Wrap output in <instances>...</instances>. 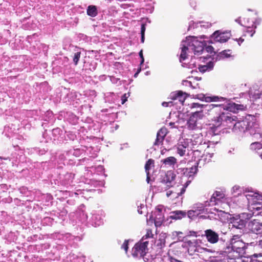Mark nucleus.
Returning a JSON list of instances; mask_svg holds the SVG:
<instances>
[{
  "label": "nucleus",
  "instance_id": "nucleus-1",
  "mask_svg": "<svg viewBox=\"0 0 262 262\" xmlns=\"http://www.w3.org/2000/svg\"><path fill=\"white\" fill-rule=\"evenodd\" d=\"M99 132V126L94 123L92 118L88 117L83 122V136H85L84 132L90 135L86 138L83 137V153L89 157L83 158V163L86 164L83 174V198L87 200L101 192L99 187L104 185V181L101 177H106L103 166H96L92 163L98 152L96 143L99 138L95 135Z\"/></svg>",
  "mask_w": 262,
  "mask_h": 262
},
{
  "label": "nucleus",
  "instance_id": "nucleus-2",
  "mask_svg": "<svg viewBox=\"0 0 262 262\" xmlns=\"http://www.w3.org/2000/svg\"><path fill=\"white\" fill-rule=\"evenodd\" d=\"M230 37V34L227 32H221L220 30L215 31L211 36V38L208 41L200 40L194 36H189L186 38V40L182 41L181 44V52L179 60L181 62L186 60L189 53H193L195 55L199 56L204 52L208 53L215 52L214 48L211 46H207L209 43L215 42L224 43L228 40Z\"/></svg>",
  "mask_w": 262,
  "mask_h": 262
},
{
  "label": "nucleus",
  "instance_id": "nucleus-3",
  "mask_svg": "<svg viewBox=\"0 0 262 262\" xmlns=\"http://www.w3.org/2000/svg\"><path fill=\"white\" fill-rule=\"evenodd\" d=\"M229 114L231 115L230 113ZM235 119L231 123H228L229 127L233 126V130L236 133H248L254 140H258L262 138V133L259 124L256 122L254 115H247L243 120L236 121L237 118L232 116Z\"/></svg>",
  "mask_w": 262,
  "mask_h": 262
},
{
  "label": "nucleus",
  "instance_id": "nucleus-4",
  "mask_svg": "<svg viewBox=\"0 0 262 262\" xmlns=\"http://www.w3.org/2000/svg\"><path fill=\"white\" fill-rule=\"evenodd\" d=\"M226 101H217V102H223L222 104H200L198 103H192L190 104V108L193 110L195 108H200L203 110V112L205 114L206 112H210L211 114L213 113H218L219 116L222 113H229V112H224V111L237 113L238 111L244 110L245 106L243 104H236L230 99L225 98Z\"/></svg>",
  "mask_w": 262,
  "mask_h": 262
},
{
  "label": "nucleus",
  "instance_id": "nucleus-5",
  "mask_svg": "<svg viewBox=\"0 0 262 262\" xmlns=\"http://www.w3.org/2000/svg\"><path fill=\"white\" fill-rule=\"evenodd\" d=\"M234 119L235 118L231 117L229 113H222L219 116H216L215 119V124H209L207 128L206 136L208 138H210L207 143L208 148L213 147L220 141L221 125H228V123H231Z\"/></svg>",
  "mask_w": 262,
  "mask_h": 262
},
{
  "label": "nucleus",
  "instance_id": "nucleus-6",
  "mask_svg": "<svg viewBox=\"0 0 262 262\" xmlns=\"http://www.w3.org/2000/svg\"><path fill=\"white\" fill-rule=\"evenodd\" d=\"M254 245V242L246 243L239 235H234L231 238H229V243L225 246L223 253L229 254L228 257H234L233 258L234 259L243 258V256L249 254L250 247Z\"/></svg>",
  "mask_w": 262,
  "mask_h": 262
},
{
  "label": "nucleus",
  "instance_id": "nucleus-7",
  "mask_svg": "<svg viewBox=\"0 0 262 262\" xmlns=\"http://www.w3.org/2000/svg\"><path fill=\"white\" fill-rule=\"evenodd\" d=\"M204 236L210 244H216L217 250L223 253L225 246L229 243V237L226 232L215 231L212 229H207L204 231Z\"/></svg>",
  "mask_w": 262,
  "mask_h": 262
},
{
  "label": "nucleus",
  "instance_id": "nucleus-8",
  "mask_svg": "<svg viewBox=\"0 0 262 262\" xmlns=\"http://www.w3.org/2000/svg\"><path fill=\"white\" fill-rule=\"evenodd\" d=\"M105 213L102 210L93 211L89 215L88 213L84 215L83 213V221L84 220L85 226L88 227H97L102 225Z\"/></svg>",
  "mask_w": 262,
  "mask_h": 262
},
{
  "label": "nucleus",
  "instance_id": "nucleus-9",
  "mask_svg": "<svg viewBox=\"0 0 262 262\" xmlns=\"http://www.w3.org/2000/svg\"><path fill=\"white\" fill-rule=\"evenodd\" d=\"M244 202H247L250 205L249 208L253 215L262 216V202L258 201L256 196L241 194L239 196Z\"/></svg>",
  "mask_w": 262,
  "mask_h": 262
},
{
  "label": "nucleus",
  "instance_id": "nucleus-10",
  "mask_svg": "<svg viewBox=\"0 0 262 262\" xmlns=\"http://www.w3.org/2000/svg\"><path fill=\"white\" fill-rule=\"evenodd\" d=\"M198 162H195L194 165L190 168H179L177 170L178 174H182V181L184 180L188 181V183H190L194 178V176L198 172Z\"/></svg>",
  "mask_w": 262,
  "mask_h": 262
},
{
  "label": "nucleus",
  "instance_id": "nucleus-11",
  "mask_svg": "<svg viewBox=\"0 0 262 262\" xmlns=\"http://www.w3.org/2000/svg\"><path fill=\"white\" fill-rule=\"evenodd\" d=\"M148 249L147 247V243L135 244L132 249V256L134 258H142L144 261L149 260V255H147Z\"/></svg>",
  "mask_w": 262,
  "mask_h": 262
},
{
  "label": "nucleus",
  "instance_id": "nucleus-12",
  "mask_svg": "<svg viewBox=\"0 0 262 262\" xmlns=\"http://www.w3.org/2000/svg\"><path fill=\"white\" fill-rule=\"evenodd\" d=\"M247 221L246 220L242 219L239 215H236L230 217L229 220V228L233 230L237 229L239 230V232L242 233L245 228Z\"/></svg>",
  "mask_w": 262,
  "mask_h": 262
},
{
  "label": "nucleus",
  "instance_id": "nucleus-13",
  "mask_svg": "<svg viewBox=\"0 0 262 262\" xmlns=\"http://www.w3.org/2000/svg\"><path fill=\"white\" fill-rule=\"evenodd\" d=\"M149 220L154 221L156 227H160L164 221V215L162 212V209L158 207L154 212H152L150 215Z\"/></svg>",
  "mask_w": 262,
  "mask_h": 262
},
{
  "label": "nucleus",
  "instance_id": "nucleus-14",
  "mask_svg": "<svg viewBox=\"0 0 262 262\" xmlns=\"http://www.w3.org/2000/svg\"><path fill=\"white\" fill-rule=\"evenodd\" d=\"M187 94L186 93H183L181 91H178L176 92H171L169 95L170 98L173 100L174 103L176 102H178L180 105H179V108H180L181 106L183 105V103L186 98ZM178 107V105L177 106Z\"/></svg>",
  "mask_w": 262,
  "mask_h": 262
},
{
  "label": "nucleus",
  "instance_id": "nucleus-15",
  "mask_svg": "<svg viewBox=\"0 0 262 262\" xmlns=\"http://www.w3.org/2000/svg\"><path fill=\"white\" fill-rule=\"evenodd\" d=\"M176 174L172 170L167 171L164 176L161 179L160 182L164 185L165 190L172 186V182L174 180Z\"/></svg>",
  "mask_w": 262,
  "mask_h": 262
},
{
  "label": "nucleus",
  "instance_id": "nucleus-16",
  "mask_svg": "<svg viewBox=\"0 0 262 262\" xmlns=\"http://www.w3.org/2000/svg\"><path fill=\"white\" fill-rule=\"evenodd\" d=\"M248 227L249 230L253 233L256 234H262V223L256 220L249 222Z\"/></svg>",
  "mask_w": 262,
  "mask_h": 262
},
{
  "label": "nucleus",
  "instance_id": "nucleus-17",
  "mask_svg": "<svg viewBox=\"0 0 262 262\" xmlns=\"http://www.w3.org/2000/svg\"><path fill=\"white\" fill-rule=\"evenodd\" d=\"M196 98L201 101H205L206 102H211V101H226L225 97L218 96H207L203 94L198 95Z\"/></svg>",
  "mask_w": 262,
  "mask_h": 262
},
{
  "label": "nucleus",
  "instance_id": "nucleus-18",
  "mask_svg": "<svg viewBox=\"0 0 262 262\" xmlns=\"http://www.w3.org/2000/svg\"><path fill=\"white\" fill-rule=\"evenodd\" d=\"M188 147V142L185 140L180 141L177 146V152L180 156L185 154L186 149Z\"/></svg>",
  "mask_w": 262,
  "mask_h": 262
},
{
  "label": "nucleus",
  "instance_id": "nucleus-19",
  "mask_svg": "<svg viewBox=\"0 0 262 262\" xmlns=\"http://www.w3.org/2000/svg\"><path fill=\"white\" fill-rule=\"evenodd\" d=\"M188 253L190 255H198L200 253V246L195 244L194 243L191 241H189L188 242Z\"/></svg>",
  "mask_w": 262,
  "mask_h": 262
},
{
  "label": "nucleus",
  "instance_id": "nucleus-20",
  "mask_svg": "<svg viewBox=\"0 0 262 262\" xmlns=\"http://www.w3.org/2000/svg\"><path fill=\"white\" fill-rule=\"evenodd\" d=\"M191 110L192 112L190 113V116H193L194 119L196 120L197 122H199V121L205 118V116L204 113L202 111V109L195 108Z\"/></svg>",
  "mask_w": 262,
  "mask_h": 262
},
{
  "label": "nucleus",
  "instance_id": "nucleus-21",
  "mask_svg": "<svg viewBox=\"0 0 262 262\" xmlns=\"http://www.w3.org/2000/svg\"><path fill=\"white\" fill-rule=\"evenodd\" d=\"M187 125L188 128L191 130H195L201 127V123L197 122L196 120L194 119L193 116L191 117L190 116L187 121Z\"/></svg>",
  "mask_w": 262,
  "mask_h": 262
},
{
  "label": "nucleus",
  "instance_id": "nucleus-22",
  "mask_svg": "<svg viewBox=\"0 0 262 262\" xmlns=\"http://www.w3.org/2000/svg\"><path fill=\"white\" fill-rule=\"evenodd\" d=\"M191 142L193 146L202 145L205 144V141L204 142L203 135L201 134L193 135L191 139Z\"/></svg>",
  "mask_w": 262,
  "mask_h": 262
},
{
  "label": "nucleus",
  "instance_id": "nucleus-23",
  "mask_svg": "<svg viewBox=\"0 0 262 262\" xmlns=\"http://www.w3.org/2000/svg\"><path fill=\"white\" fill-rule=\"evenodd\" d=\"M163 165L165 167L173 166L177 163V159L174 157H169L161 161Z\"/></svg>",
  "mask_w": 262,
  "mask_h": 262
},
{
  "label": "nucleus",
  "instance_id": "nucleus-24",
  "mask_svg": "<svg viewBox=\"0 0 262 262\" xmlns=\"http://www.w3.org/2000/svg\"><path fill=\"white\" fill-rule=\"evenodd\" d=\"M186 216V212L184 211L177 210L170 213V218L172 220H180Z\"/></svg>",
  "mask_w": 262,
  "mask_h": 262
},
{
  "label": "nucleus",
  "instance_id": "nucleus-25",
  "mask_svg": "<svg viewBox=\"0 0 262 262\" xmlns=\"http://www.w3.org/2000/svg\"><path fill=\"white\" fill-rule=\"evenodd\" d=\"M249 96L250 98H252L253 101L260 98L262 100V88L254 91L250 90L249 91Z\"/></svg>",
  "mask_w": 262,
  "mask_h": 262
},
{
  "label": "nucleus",
  "instance_id": "nucleus-26",
  "mask_svg": "<svg viewBox=\"0 0 262 262\" xmlns=\"http://www.w3.org/2000/svg\"><path fill=\"white\" fill-rule=\"evenodd\" d=\"M207 206H206L205 203L204 204L198 203L193 206V209L196 211V213L199 215L201 213L209 212L208 209L206 208Z\"/></svg>",
  "mask_w": 262,
  "mask_h": 262
},
{
  "label": "nucleus",
  "instance_id": "nucleus-27",
  "mask_svg": "<svg viewBox=\"0 0 262 262\" xmlns=\"http://www.w3.org/2000/svg\"><path fill=\"white\" fill-rule=\"evenodd\" d=\"M214 62L212 61H209L207 62L205 65H199V71L202 73H205L207 71H211L214 67Z\"/></svg>",
  "mask_w": 262,
  "mask_h": 262
},
{
  "label": "nucleus",
  "instance_id": "nucleus-28",
  "mask_svg": "<svg viewBox=\"0 0 262 262\" xmlns=\"http://www.w3.org/2000/svg\"><path fill=\"white\" fill-rule=\"evenodd\" d=\"M231 50H225L217 54L216 57V60H220L225 58H229L231 56Z\"/></svg>",
  "mask_w": 262,
  "mask_h": 262
},
{
  "label": "nucleus",
  "instance_id": "nucleus-29",
  "mask_svg": "<svg viewBox=\"0 0 262 262\" xmlns=\"http://www.w3.org/2000/svg\"><path fill=\"white\" fill-rule=\"evenodd\" d=\"M86 13L88 15L92 17L96 16L98 14V10L97 7L95 5L89 6L86 10Z\"/></svg>",
  "mask_w": 262,
  "mask_h": 262
},
{
  "label": "nucleus",
  "instance_id": "nucleus-30",
  "mask_svg": "<svg viewBox=\"0 0 262 262\" xmlns=\"http://www.w3.org/2000/svg\"><path fill=\"white\" fill-rule=\"evenodd\" d=\"M152 237V231L151 230L148 229L147 230L146 233L145 235H144L138 243H137L136 244H143L147 243V247L148 245V241H146L147 239L149 238H151Z\"/></svg>",
  "mask_w": 262,
  "mask_h": 262
},
{
  "label": "nucleus",
  "instance_id": "nucleus-31",
  "mask_svg": "<svg viewBox=\"0 0 262 262\" xmlns=\"http://www.w3.org/2000/svg\"><path fill=\"white\" fill-rule=\"evenodd\" d=\"M200 253H204L206 252L210 253H214L215 252H219L217 250V247L213 249H209L207 248L202 247L200 246Z\"/></svg>",
  "mask_w": 262,
  "mask_h": 262
},
{
  "label": "nucleus",
  "instance_id": "nucleus-32",
  "mask_svg": "<svg viewBox=\"0 0 262 262\" xmlns=\"http://www.w3.org/2000/svg\"><path fill=\"white\" fill-rule=\"evenodd\" d=\"M262 133V132H261ZM261 139V138H260ZM262 148V137L260 142L255 141L250 145V149L252 150L260 149Z\"/></svg>",
  "mask_w": 262,
  "mask_h": 262
},
{
  "label": "nucleus",
  "instance_id": "nucleus-33",
  "mask_svg": "<svg viewBox=\"0 0 262 262\" xmlns=\"http://www.w3.org/2000/svg\"><path fill=\"white\" fill-rule=\"evenodd\" d=\"M243 257L244 258L243 259H242V258H237L239 261H235V262H251L250 260L254 258V254L246 255L245 256H243Z\"/></svg>",
  "mask_w": 262,
  "mask_h": 262
},
{
  "label": "nucleus",
  "instance_id": "nucleus-34",
  "mask_svg": "<svg viewBox=\"0 0 262 262\" xmlns=\"http://www.w3.org/2000/svg\"><path fill=\"white\" fill-rule=\"evenodd\" d=\"M220 202L218 200L216 199L213 194L211 196L209 202L206 201L205 202L206 206H211V205H217Z\"/></svg>",
  "mask_w": 262,
  "mask_h": 262
},
{
  "label": "nucleus",
  "instance_id": "nucleus-35",
  "mask_svg": "<svg viewBox=\"0 0 262 262\" xmlns=\"http://www.w3.org/2000/svg\"><path fill=\"white\" fill-rule=\"evenodd\" d=\"M154 160L150 159L147 161L146 164L145 165V169L146 173H148L149 170L151 168V166H154Z\"/></svg>",
  "mask_w": 262,
  "mask_h": 262
},
{
  "label": "nucleus",
  "instance_id": "nucleus-36",
  "mask_svg": "<svg viewBox=\"0 0 262 262\" xmlns=\"http://www.w3.org/2000/svg\"><path fill=\"white\" fill-rule=\"evenodd\" d=\"M251 262H262V253H254V258L250 260Z\"/></svg>",
  "mask_w": 262,
  "mask_h": 262
},
{
  "label": "nucleus",
  "instance_id": "nucleus-37",
  "mask_svg": "<svg viewBox=\"0 0 262 262\" xmlns=\"http://www.w3.org/2000/svg\"><path fill=\"white\" fill-rule=\"evenodd\" d=\"M213 195L220 202L222 199L225 197V194L221 191H216L213 193Z\"/></svg>",
  "mask_w": 262,
  "mask_h": 262
},
{
  "label": "nucleus",
  "instance_id": "nucleus-38",
  "mask_svg": "<svg viewBox=\"0 0 262 262\" xmlns=\"http://www.w3.org/2000/svg\"><path fill=\"white\" fill-rule=\"evenodd\" d=\"M164 139L165 137L163 136H158V135H157L156 140L154 143V146H159V145L162 144Z\"/></svg>",
  "mask_w": 262,
  "mask_h": 262
},
{
  "label": "nucleus",
  "instance_id": "nucleus-39",
  "mask_svg": "<svg viewBox=\"0 0 262 262\" xmlns=\"http://www.w3.org/2000/svg\"><path fill=\"white\" fill-rule=\"evenodd\" d=\"M198 214L196 213V211H195L193 209L190 210L187 212V216L189 219H194L198 216Z\"/></svg>",
  "mask_w": 262,
  "mask_h": 262
},
{
  "label": "nucleus",
  "instance_id": "nucleus-40",
  "mask_svg": "<svg viewBox=\"0 0 262 262\" xmlns=\"http://www.w3.org/2000/svg\"><path fill=\"white\" fill-rule=\"evenodd\" d=\"M168 131L166 127H163L161 128H160L157 132V135H158V136H163L164 137H165L166 135L167 134Z\"/></svg>",
  "mask_w": 262,
  "mask_h": 262
},
{
  "label": "nucleus",
  "instance_id": "nucleus-41",
  "mask_svg": "<svg viewBox=\"0 0 262 262\" xmlns=\"http://www.w3.org/2000/svg\"><path fill=\"white\" fill-rule=\"evenodd\" d=\"M165 246V240L163 238H160L157 241V246L160 249Z\"/></svg>",
  "mask_w": 262,
  "mask_h": 262
},
{
  "label": "nucleus",
  "instance_id": "nucleus-42",
  "mask_svg": "<svg viewBox=\"0 0 262 262\" xmlns=\"http://www.w3.org/2000/svg\"><path fill=\"white\" fill-rule=\"evenodd\" d=\"M262 21V18H260V17H256L254 20L253 21V24H252V28L254 29H255L257 26H259V25H260Z\"/></svg>",
  "mask_w": 262,
  "mask_h": 262
},
{
  "label": "nucleus",
  "instance_id": "nucleus-43",
  "mask_svg": "<svg viewBox=\"0 0 262 262\" xmlns=\"http://www.w3.org/2000/svg\"><path fill=\"white\" fill-rule=\"evenodd\" d=\"M183 234V233L180 231H174L172 232V236H177V240H181L183 238V236H182Z\"/></svg>",
  "mask_w": 262,
  "mask_h": 262
},
{
  "label": "nucleus",
  "instance_id": "nucleus-44",
  "mask_svg": "<svg viewBox=\"0 0 262 262\" xmlns=\"http://www.w3.org/2000/svg\"><path fill=\"white\" fill-rule=\"evenodd\" d=\"M182 84L184 86H188V87H191L192 88V89H196V86H193L192 84V83L191 82L188 81V80H183L182 81Z\"/></svg>",
  "mask_w": 262,
  "mask_h": 262
},
{
  "label": "nucleus",
  "instance_id": "nucleus-45",
  "mask_svg": "<svg viewBox=\"0 0 262 262\" xmlns=\"http://www.w3.org/2000/svg\"><path fill=\"white\" fill-rule=\"evenodd\" d=\"M183 181H185L186 182H185L183 187L181 188L180 192L178 193L179 195H182L185 192L186 187H187V186L190 184V183H188L187 180H184Z\"/></svg>",
  "mask_w": 262,
  "mask_h": 262
},
{
  "label": "nucleus",
  "instance_id": "nucleus-46",
  "mask_svg": "<svg viewBox=\"0 0 262 262\" xmlns=\"http://www.w3.org/2000/svg\"><path fill=\"white\" fill-rule=\"evenodd\" d=\"M130 96L129 93H125L121 96V104H124L127 100V98Z\"/></svg>",
  "mask_w": 262,
  "mask_h": 262
},
{
  "label": "nucleus",
  "instance_id": "nucleus-47",
  "mask_svg": "<svg viewBox=\"0 0 262 262\" xmlns=\"http://www.w3.org/2000/svg\"><path fill=\"white\" fill-rule=\"evenodd\" d=\"M174 104L178 105V102H176L174 103L173 101H169V102H163L162 103V105L164 107H168L174 105Z\"/></svg>",
  "mask_w": 262,
  "mask_h": 262
},
{
  "label": "nucleus",
  "instance_id": "nucleus-48",
  "mask_svg": "<svg viewBox=\"0 0 262 262\" xmlns=\"http://www.w3.org/2000/svg\"><path fill=\"white\" fill-rule=\"evenodd\" d=\"M198 23H195L193 21H190L189 24L188 30H190L191 29L196 28L198 27Z\"/></svg>",
  "mask_w": 262,
  "mask_h": 262
},
{
  "label": "nucleus",
  "instance_id": "nucleus-49",
  "mask_svg": "<svg viewBox=\"0 0 262 262\" xmlns=\"http://www.w3.org/2000/svg\"><path fill=\"white\" fill-rule=\"evenodd\" d=\"M128 242H129L128 239L125 240L124 242L121 246V248L124 249L126 251V252H127V250L128 249Z\"/></svg>",
  "mask_w": 262,
  "mask_h": 262
},
{
  "label": "nucleus",
  "instance_id": "nucleus-50",
  "mask_svg": "<svg viewBox=\"0 0 262 262\" xmlns=\"http://www.w3.org/2000/svg\"><path fill=\"white\" fill-rule=\"evenodd\" d=\"M247 32L248 33L250 34V37H252L254 33H255V29L252 28V26L251 27H248L247 28Z\"/></svg>",
  "mask_w": 262,
  "mask_h": 262
},
{
  "label": "nucleus",
  "instance_id": "nucleus-51",
  "mask_svg": "<svg viewBox=\"0 0 262 262\" xmlns=\"http://www.w3.org/2000/svg\"><path fill=\"white\" fill-rule=\"evenodd\" d=\"M110 80L114 84H117L118 81L120 82V79L116 78L114 76H110Z\"/></svg>",
  "mask_w": 262,
  "mask_h": 262
},
{
  "label": "nucleus",
  "instance_id": "nucleus-52",
  "mask_svg": "<svg viewBox=\"0 0 262 262\" xmlns=\"http://www.w3.org/2000/svg\"><path fill=\"white\" fill-rule=\"evenodd\" d=\"M80 57V52H77L75 54V56L73 59V61L76 64H77Z\"/></svg>",
  "mask_w": 262,
  "mask_h": 262
},
{
  "label": "nucleus",
  "instance_id": "nucleus-53",
  "mask_svg": "<svg viewBox=\"0 0 262 262\" xmlns=\"http://www.w3.org/2000/svg\"><path fill=\"white\" fill-rule=\"evenodd\" d=\"M146 30V24L143 23L141 26V34H145Z\"/></svg>",
  "mask_w": 262,
  "mask_h": 262
},
{
  "label": "nucleus",
  "instance_id": "nucleus-54",
  "mask_svg": "<svg viewBox=\"0 0 262 262\" xmlns=\"http://www.w3.org/2000/svg\"><path fill=\"white\" fill-rule=\"evenodd\" d=\"M144 208V205L143 204H140V206H138V212L139 214H142L143 212L142 209Z\"/></svg>",
  "mask_w": 262,
  "mask_h": 262
},
{
  "label": "nucleus",
  "instance_id": "nucleus-55",
  "mask_svg": "<svg viewBox=\"0 0 262 262\" xmlns=\"http://www.w3.org/2000/svg\"><path fill=\"white\" fill-rule=\"evenodd\" d=\"M210 58H211V56L207 55L206 56H203V57H200V60H201L202 62H205L208 59Z\"/></svg>",
  "mask_w": 262,
  "mask_h": 262
},
{
  "label": "nucleus",
  "instance_id": "nucleus-56",
  "mask_svg": "<svg viewBox=\"0 0 262 262\" xmlns=\"http://www.w3.org/2000/svg\"><path fill=\"white\" fill-rule=\"evenodd\" d=\"M89 95H90V98L89 99V100H92V98L93 97H95L96 96V92L95 91H90L89 92Z\"/></svg>",
  "mask_w": 262,
  "mask_h": 262
},
{
  "label": "nucleus",
  "instance_id": "nucleus-57",
  "mask_svg": "<svg viewBox=\"0 0 262 262\" xmlns=\"http://www.w3.org/2000/svg\"><path fill=\"white\" fill-rule=\"evenodd\" d=\"M189 4L191 7L195 8L196 6V3L195 0H189Z\"/></svg>",
  "mask_w": 262,
  "mask_h": 262
},
{
  "label": "nucleus",
  "instance_id": "nucleus-58",
  "mask_svg": "<svg viewBox=\"0 0 262 262\" xmlns=\"http://www.w3.org/2000/svg\"><path fill=\"white\" fill-rule=\"evenodd\" d=\"M197 234L198 233L195 231H190L189 232V233H188V236H194V237H196L198 235H197Z\"/></svg>",
  "mask_w": 262,
  "mask_h": 262
},
{
  "label": "nucleus",
  "instance_id": "nucleus-59",
  "mask_svg": "<svg viewBox=\"0 0 262 262\" xmlns=\"http://www.w3.org/2000/svg\"><path fill=\"white\" fill-rule=\"evenodd\" d=\"M234 40L237 41L238 45L240 46L241 44L244 41V39L242 37H240L238 39H235Z\"/></svg>",
  "mask_w": 262,
  "mask_h": 262
},
{
  "label": "nucleus",
  "instance_id": "nucleus-60",
  "mask_svg": "<svg viewBox=\"0 0 262 262\" xmlns=\"http://www.w3.org/2000/svg\"><path fill=\"white\" fill-rule=\"evenodd\" d=\"M118 127H119V125L117 124H115V126L114 127H111L110 131L112 132H113L114 130H117L118 128Z\"/></svg>",
  "mask_w": 262,
  "mask_h": 262
},
{
  "label": "nucleus",
  "instance_id": "nucleus-61",
  "mask_svg": "<svg viewBox=\"0 0 262 262\" xmlns=\"http://www.w3.org/2000/svg\"><path fill=\"white\" fill-rule=\"evenodd\" d=\"M235 21L237 23H238L239 25H240L241 26H243V25H242V23H241V17H238L237 18L235 19Z\"/></svg>",
  "mask_w": 262,
  "mask_h": 262
},
{
  "label": "nucleus",
  "instance_id": "nucleus-62",
  "mask_svg": "<svg viewBox=\"0 0 262 262\" xmlns=\"http://www.w3.org/2000/svg\"><path fill=\"white\" fill-rule=\"evenodd\" d=\"M145 40V34H141V42L144 43Z\"/></svg>",
  "mask_w": 262,
  "mask_h": 262
},
{
  "label": "nucleus",
  "instance_id": "nucleus-63",
  "mask_svg": "<svg viewBox=\"0 0 262 262\" xmlns=\"http://www.w3.org/2000/svg\"><path fill=\"white\" fill-rule=\"evenodd\" d=\"M147 178H146V181L147 183H149L150 180V177H149V172L148 173H146Z\"/></svg>",
  "mask_w": 262,
  "mask_h": 262
},
{
  "label": "nucleus",
  "instance_id": "nucleus-64",
  "mask_svg": "<svg viewBox=\"0 0 262 262\" xmlns=\"http://www.w3.org/2000/svg\"><path fill=\"white\" fill-rule=\"evenodd\" d=\"M258 246L262 248V238L258 241Z\"/></svg>",
  "mask_w": 262,
  "mask_h": 262
}]
</instances>
